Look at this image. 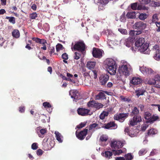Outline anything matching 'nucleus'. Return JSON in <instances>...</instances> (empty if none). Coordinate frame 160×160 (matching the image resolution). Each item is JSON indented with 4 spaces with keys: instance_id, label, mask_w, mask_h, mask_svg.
I'll return each mask as SVG.
<instances>
[{
    "instance_id": "obj_1",
    "label": "nucleus",
    "mask_w": 160,
    "mask_h": 160,
    "mask_svg": "<svg viewBox=\"0 0 160 160\" xmlns=\"http://www.w3.org/2000/svg\"><path fill=\"white\" fill-rule=\"evenodd\" d=\"M145 40L143 38H140L138 39L135 43V49L132 47L131 49L132 51H138L145 54H149L150 51L148 49V44L145 42Z\"/></svg>"
},
{
    "instance_id": "obj_2",
    "label": "nucleus",
    "mask_w": 160,
    "mask_h": 160,
    "mask_svg": "<svg viewBox=\"0 0 160 160\" xmlns=\"http://www.w3.org/2000/svg\"><path fill=\"white\" fill-rule=\"evenodd\" d=\"M104 66L111 75H115L118 67L116 61L112 58H107L104 62Z\"/></svg>"
},
{
    "instance_id": "obj_3",
    "label": "nucleus",
    "mask_w": 160,
    "mask_h": 160,
    "mask_svg": "<svg viewBox=\"0 0 160 160\" xmlns=\"http://www.w3.org/2000/svg\"><path fill=\"white\" fill-rule=\"evenodd\" d=\"M131 71L132 68L129 64L126 61H122L118 70L120 77H121L123 76L124 78H126L130 75Z\"/></svg>"
},
{
    "instance_id": "obj_4",
    "label": "nucleus",
    "mask_w": 160,
    "mask_h": 160,
    "mask_svg": "<svg viewBox=\"0 0 160 160\" xmlns=\"http://www.w3.org/2000/svg\"><path fill=\"white\" fill-rule=\"evenodd\" d=\"M123 142L121 141L112 139L110 142V146L112 148L118 149L122 148L123 145Z\"/></svg>"
},
{
    "instance_id": "obj_5",
    "label": "nucleus",
    "mask_w": 160,
    "mask_h": 160,
    "mask_svg": "<svg viewBox=\"0 0 160 160\" xmlns=\"http://www.w3.org/2000/svg\"><path fill=\"white\" fill-rule=\"evenodd\" d=\"M144 117L146 119L148 120L147 122L153 123L158 119L157 116L154 115L152 116L151 113L148 112L145 113Z\"/></svg>"
},
{
    "instance_id": "obj_6",
    "label": "nucleus",
    "mask_w": 160,
    "mask_h": 160,
    "mask_svg": "<svg viewBox=\"0 0 160 160\" xmlns=\"http://www.w3.org/2000/svg\"><path fill=\"white\" fill-rule=\"evenodd\" d=\"M73 44L72 43L71 46V49L72 50H73V49L74 50L82 51L85 49V45L83 42H77L73 46Z\"/></svg>"
},
{
    "instance_id": "obj_7",
    "label": "nucleus",
    "mask_w": 160,
    "mask_h": 160,
    "mask_svg": "<svg viewBox=\"0 0 160 160\" xmlns=\"http://www.w3.org/2000/svg\"><path fill=\"white\" fill-rule=\"evenodd\" d=\"M139 70L144 75L147 76L152 74L154 73V71L151 68L144 66L140 67Z\"/></svg>"
},
{
    "instance_id": "obj_8",
    "label": "nucleus",
    "mask_w": 160,
    "mask_h": 160,
    "mask_svg": "<svg viewBox=\"0 0 160 160\" xmlns=\"http://www.w3.org/2000/svg\"><path fill=\"white\" fill-rule=\"evenodd\" d=\"M152 50L154 53L153 58L156 60H160V49L159 46L157 45H155L153 47Z\"/></svg>"
},
{
    "instance_id": "obj_9",
    "label": "nucleus",
    "mask_w": 160,
    "mask_h": 160,
    "mask_svg": "<svg viewBox=\"0 0 160 160\" xmlns=\"http://www.w3.org/2000/svg\"><path fill=\"white\" fill-rule=\"evenodd\" d=\"M141 121L142 119L140 116H135L132 119L130 120L129 124L130 125L133 126L137 125L138 122H139Z\"/></svg>"
},
{
    "instance_id": "obj_10",
    "label": "nucleus",
    "mask_w": 160,
    "mask_h": 160,
    "mask_svg": "<svg viewBox=\"0 0 160 160\" xmlns=\"http://www.w3.org/2000/svg\"><path fill=\"white\" fill-rule=\"evenodd\" d=\"M33 40L37 43H38L43 46V47H41V48L44 50L47 49L46 45L48 44V43L46 40L43 39H40L38 38H34Z\"/></svg>"
},
{
    "instance_id": "obj_11",
    "label": "nucleus",
    "mask_w": 160,
    "mask_h": 160,
    "mask_svg": "<svg viewBox=\"0 0 160 160\" xmlns=\"http://www.w3.org/2000/svg\"><path fill=\"white\" fill-rule=\"evenodd\" d=\"M146 27V24L141 21L135 23L133 25V27L135 29H139L140 31L145 29Z\"/></svg>"
},
{
    "instance_id": "obj_12",
    "label": "nucleus",
    "mask_w": 160,
    "mask_h": 160,
    "mask_svg": "<svg viewBox=\"0 0 160 160\" xmlns=\"http://www.w3.org/2000/svg\"><path fill=\"white\" fill-rule=\"evenodd\" d=\"M128 113H121L115 115L114 116L115 120H118L119 122H122L125 120V117L128 116Z\"/></svg>"
},
{
    "instance_id": "obj_13",
    "label": "nucleus",
    "mask_w": 160,
    "mask_h": 160,
    "mask_svg": "<svg viewBox=\"0 0 160 160\" xmlns=\"http://www.w3.org/2000/svg\"><path fill=\"white\" fill-rule=\"evenodd\" d=\"M88 130V129H85L79 133L77 131L76 132L77 137L80 140L83 139L87 133Z\"/></svg>"
},
{
    "instance_id": "obj_14",
    "label": "nucleus",
    "mask_w": 160,
    "mask_h": 160,
    "mask_svg": "<svg viewBox=\"0 0 160 160\" xmlns=\"http://www.w3.org/2000/svg\"><path fill=\"white\" fill-rule=\"evenodd\" d=\"M102 52L101 49L94 48L92 52L93 56L95 58H100L102 56Z\"/></svg>"
},
{
    "instance_id": "obj_15",
    "label": "nucleus",
    "mask_w": 160,
    "mask_h": 160,
    "mask_svg": "<svg viewBox=\"0 0 160 160\" xmlns=\"http://www.w3.org/2000/svg\"><path fill=\"white\" fill-rule=\"evenodd\" d=\"M109 76L107 74L102 75L99 78V82L102 85L106 84L109 79Z\"/></svg>"
},
{
    "instance_id": "obj_16",
    "label": "nucleus",
    "mask_w": 160,
    "mask_h": 160,
    "mask_svg": "<svg viewBox=\"0 0 160 160\" xmlns=\"http://www.w3.org/2000/svg\"><path fill=\"white\" fill-rule=\"evenodd\" d=\"M108 139V137L106 135L103 134L102 135L100 138V144L102 146H106L108 144L107 142Z\"/></svg>"
},
{
    "instance_id": "obj_17",
    "label": "nucleus",
    "mask_w": 160,
    "mask_h": 160,
    "mask_svg": "<svg viewBox=\"0 0 160 160\" xmlns=\"http://www.w3.org/2000/svg\"><path fill=\"white\" fill-rule=\"evenodd\" d=\"M78 114L82 116H86L88 115L90 110L84 108H79L77 110Z\"/></svg>"
},
{
    "instance_id": "obj_18",
    "label": "nucleus",
    "mask_w": 160,
    "mask_h": 160,
    "mask_svg": "<svg viewBox=\"0 0 160 160\" xmlns=\"http://www.w3.org/2000/svg\"><path fill=\"white\" fill-rule=\"evenodd\" d=\"M69 94L71 96V98H74V99H79V94L77 90H71L70 91Z\"/></svg>"
},
{
    "instance_id": "obj_19",
    "label": "nucleus",
    "mask_w": 160,
    "mask_h": 160,
    "mask_svg": "<svg viewBox=\"0 0 160 160\" xmlns=\"http://www.w3.org/2000/svg\"><path fill=\"white\" fill-rule=\"evenodd\" d=\"M103 127L107 129H115L117 128V126L113 122H110L103 126Z\"/></svg>"
},
{
    "instance_id": "obj_20",
    "label": "nucleus",
    "mask_w": 160,
    "mask_h": 160,
    "mask_svg": "<svg viewBox=\"0 0 160 160\" xmlns=\"http://www.w3.org/2000/svg\"><path fill=\"white\" fill-rule=\"evenodd\" d=\"M133 39L131 38H129L126 39L124 42V44L128 48L132 47L133 45Z\"/></svg>"
},
{
    "instance_id": "obj_21",
    "label": "nucleus",
    "mask_w": 160,
    "mask_h": 160,
    "mask_svg": "<svg viewBox=\"0 0 160 160\" xmlns=\"http://www.w3.org/2000/svg\"><path fill=\"white\" fill-rule=\"evenodd\" d=\"M142 82L141 78L139 77H133L131 81V83L134 85H137L140 84Z\"/></svg>"
},
{
    "instance_id": "obj_22",
    "label": "nucleus",
    "mask_w": 160,
    "mask_h": 160,
    "mask_svg": "<svg viewBox=\"0 0 160 160\" xmlns=\"http://www.w3.org/2000/svg\"><path fill=\"white\" fill-rule=\"evenodd\" d=\"M145 84L149 85L154 84L156 83V81L153 79L146 78L144 81Z\"/></svg>"
},
{
    "instance_id": "obj_23",
    "label": "nucleus",
    "mask_w": 160,
    "mask_h": 160,
    "mask_svg": "<svg viewBox=\"0 0 160 160\" xmlns=\"http://www.w3.org/2000/svg\"><path fill=\"white\" fill-rule=\"evenodd\" d=\"M142 33L141 31H135L131 30L129 31V34L130 36L133 37L136 35H139Z\"/></svg>"
},
{
    "instance_id": "obj_24",
    "label": "nucleus",
    "mask_w": 160,
    "mask_h": 160,
    "mask_svg": "<svg viewBox=\"0 0 160 160\" xmlns=\"http://www.w3.org/2000/svg\"><path fill=\"white\" fill-rule=\"evenodd\" d=\"M56 137L57 140L59 142H62L63 137L61 134L58 132L55 131V132Z\"/></svg>"
},
{
    "instance_id": "obj_25",
    "label": "nucleus",
    "mask_w": 160,
    "mask_h": 160,
    "mask_svg": "<svg viewBox=\"0 0 160 160\" xmlns=\"http://www.w3.org/2000/svg\"><path fill=\"white\" fill-rule=\"evenodd\" d=\"M96 64V62L94 61L88 62L87 64V67L90 69H93Z\"/></svg>"
},
{
    "instance_id": "obj_26",
    "label": "nucleus",
    "mask_w": 160,
    "mask_h": 160,
    "mask_svg": "<svg viewBox=\"0 0 160 160\" xmlns=\"http://www.w3.org/2000/svg\"><path fill=\"white\" fill-rule=\"evenodd\" d=\"M136 14L135 12H129L127 14L126 16L128 18H136Z\"/></svg>"
},
{
    "instance_id": "obj_27",
    "label": "nucleus",
    "mask_w": 160,
    "mask_h": 160,
    "mask_svg": "<svg viewBox=\"0 0 160 160\" xmlns=\"http://www.w3.org/2000/svg\"><path fill=\"white\" fill-rule=\"evenodd\" d=\"M145 92V91L144 89H141L136 90L135 92L136 93V95L138 97H139L141 95H143Z\"/></svg>"
},
{
    "instance_id": "obj_28",
    "label": "nucleus",
    "mask_w": 160,
    "mask_h": 160,
    "mask_svg": "<svg viewBox=\"0 0 160 160\" xmlns=\"http://www.w3.org/2000/svg\"><path fill=\"white\" fill-rule=\"evenodd\" d=\"M105 98V94L104 93L102 92H99L96 96V99L97 100L104 99Z\"/></svg>"
},
{
    "instance_id": "obj_29",
    "label": "nucleus",
    "mask_w": 160,
    "mask_h": 160,
    "mask_svg": "<svg viewBox=\"0 0 160 160\" xmlns=\"http://www.w3.org/2000/svg\"><path fill=\"white\" fill-rule=\"evenodd\" d=\"M102 155L107 158H110L112 156V152L107 151L105 152L104 153H102Z\"/></svg>"
},
{
    "instance_id": "obj_30",
    "label": "nucleus",
    "mask_w": 160,
    "mask_h": 160,
    "mask_svg": "<svg viewBox=\"0 0 160 160\" xmlns=\"http://www.w3.org/2000/svg\"><path fill=\"white\" fill-rule=\"evenodd\" d=\"M13 37L15 38H18L20 37V33L18 30H14L12 32Z\"/></svg>"
},
{
    "instance_id": "obj_31",
    "label": "nucleus",
    "mask_w": 160,
    "mask_h": 160,
    "mask_svg": "<svg viewBox=\"0 0 160 160\" xmlns=\"http://www.w3.org/2000/svg\"><path fill=\"white\" fill-rule=\"evenodd\" d=\"M159 20L158 18V14H154L152 17L151 21L152 23H156Z\"/></svg>"
},
{
    "instance_id": "obj_32",
    "label": "nucleus",
    "mask_w": 160,
    "mask_h": 160,
    "mask_svg": "<svg viewBox=\"0 0 160 160\" xmlns=\"http://www.w3.org/2000/svg\"><path fill=\"white\" fill-rule=\"evenodd\" d=\"M158 132L157 130L154 129H150L148 133L149 135H152L156 134Z\"/></svg>"
},
{
    "instance_id": "obj_33",
    "label": "nucleus",
    "mask_w": 160,
    "mask_h": 160,
    "mask_svg": "<svg viewBox=\"0 0 160 160\" xmlns=\"http://www.w3.org/2000/svg\"><path fill=\"white\" fill-rule=\"evenodd\" d=\"M148 15L145 13H142L139 16V18L141 20H144L147 18Z\"/></svg>"
},
{
    "instance_id": "obj_34",
    "label": "nucleus",
    "mask_w": 160,
    "mask_h": 160,
    "mask_svg": "<svg viewBox=\"0 0 160 160\" xmlns=\"http://www.w3.org/2000/svg\"><path fill=\"white\" fill-rule=\"evenodd\" d=\"M96 102L94 101H90L88 103V106L89 107H95V105L96 104Z\"/></svg>"
},
{
    "instance_id": "obj_35",
    "label": "nucleus",
    "mask_w": 160,
    "mask_h": 160,
    "mask_svg": "<svg viewBox=\"0 0 160 160\" xmlns=\"http://www.w3.org/2000/svg\"><path fill=\"white\" fill-rule=\"evenodd\" d=\"M108 114V112L104 111L102 112L100 115L99 117L101 119H104L105 117L107 116Z\"/></svg>"
},
{
    "instance_id": "obj_36",
    "label": "nucleus",
    "mask_w": 160,
    "mask_h": 160,
    "mask_svg": "<svg viewBox=\"0 0 160 160\" xmlns=\"http://www.w3.org/2000/svg\"><path fill=\"white\" fill-rule=\"evenodd\" d=\"M129 129L128 128H125L124 132L125 133H127V134L129 135L131 137H133L136 135V134L131 133L129 131Z\"/></svg>"
},
{
    "instance_id": "obj_37",
    "label": "nucleus",
    "mask_w": 160,
    "mask_h": 160,
    "mask_svg": "<svg viewBox=\"0 0 160 160\" xmlns=\"http://www.w3.org/2000/svg\"><path fill=\"white\" fill-rule=\"evenodd\" d=\"M125 160H131L133 158L132 155L130 153H128L124 156Z\"/></svg>"
},
{
    "instance_id": "obj_38",
    "label": "nucleus",
    "mask_w": 160,
    "mask_h": 160,
    "mask_svg": "<svg viewBox=\"0 0 160 160\" xmlns=\"http://www.w3.org/2000/svg\"><path fill=\"white\" fill-rule=\"evenodd\" d=\"M147 149L142 148L138 152L139 155L141 156L145 154L147 152Z\"/></svg>"
},
{
    "instance_id": "obj_39",
    "label": "nucleus",
    "mask_w": 160,
    "mask_h": 160,
    "mask_svg": "<svg viewBox=\"0 0 160 160\" xmlns=\"http://www.w3.org/2000/svg\"><path fill=\"white\" fill-rule=\"evenodd\" d=\"M57 51L58 52H60L63 49L62 46L60 44H58L56 46Z\"/></svg>"
},
{
    "instance_id": "obj_40",
    "label": "nucleus",
    "mask_w": 160,
    "mask_h": 160,
    "mask_svg": "<svg viewBox=\"0 0 160 160\" xmlns=\"http://www.w3.org/2000/svg\"><path fill=\"white\" fill-rule=\"evenodd\" d=\"M103 106V105L101 103L96 102L95 108L97 109H99L102 108Z\"/></svg>"
},
{
    "instance_id": "obj_41",
    "label": "nucleus",
    "mask_w": 160,
    "mask_h": 160,
    "mask_svg": "<svg viewBox=\"0 0 160 160\" xmlns=\"http://www.w3.org/2000/svg\"><path fill=\"white\" fill-rule=\"evenodd\" d=\"M87 122H81L79 125L77 126V127L78 128H82L84 127L87 123Z\"/></svg>"
},
{
    "instance_id": "obj_42",
    "label": "nucleus",
    "mask_w": 160,
    "mask_h": 160,
    "mask_svg": "<svg viewBox=\"0 0 160 160\" xmlns=\"http://www.w3.org/2000/svg\"><path fill=\"white\" fill-rule=\"evenodd\" d=\"M118 30L122 34L126 35L128 34L127 31L125 29L119 28Z\"/></svg>"
},
{
    "instance_id": "obj_43",
    "label": "nucleus",
    "mask_w": 160,
    "mask_h": 160,
    "mask_svg": "<svg viewBox=\"0 0 160 160\" xmlns=\"http://www.w3.org/2000/svg\"><path fill=\"white\" fill-rule=\"evenodd\" d=\"M121 100L124 102H129L130 101V99L124 97L123 96H121L120 97Z\"/></svg>"
},
{
    "instance_id": "obj_44",
    "label": "nucleus",
    "mask_w": 160,
    "mask_h": 160,
    "mask_svg": "<svg viewBox=\"0 0 160 160\" xmlns=\"http://www.w3.org/2000/svg\"><path fill=\"white\" fill-rule=\"evenodd\" d=\"M43 106L45 108H49L51 107V105L48 102H45L43 103Z\"/></svg>"
},
{
    "instance_id": "obj_45",
    "label": "nucleus",
    "mask_w": 160,
    "mask_h": 160,
    "mask_svg": "<svg viewBox=\"0 0 160 160\" xmlns=\"http://www.w3.org/2000/svg\"><path fill=\"white\" fill-rule=\"evenodd\" d=\"M37 17V14L36 12L33 13L30 15V17L32 19H35Z\"/></svg>"
},
{
    "instance_id": "obj_46",
    "label": "nucleus",
    "mask_w": 160,
    "mask_h": 160,
    "mask_svg": "<svg viewBox=\"0 0 160 160\" xmlns=\"http://www.w3.org/2000/svg\"><path fill=\"white\" fill-rule=\"evenodd\" d=\"M120 20L121 22H124L126 21V18L125 16V13L123 14L121 16V18H120Z\"/></svg>"
},
{
    "instance_id": "obj_47",
    "label": "nucleus",
    "mask_w": 160,
    "mask_h": 160,
    "mask_svg": "<svg viewBox=\"0 0 160 160\" xmlns=\"http://www.w3.org/2000/svg\"><path fill=\"white\" fill-rule=\"evenodd\" d=\"M80 57L81 55L79 53L77 52H75L74 56V58L75 59L78 60L80 58Z\"/></svg>"
},
{
    "instance_id": "obj_48",
    "label": "nucleus",
    "mask_w": 160,
    "mask_h": 160,
    "mask_svg": "<svg viewBox=\"0 0 160 160\" xmlns=\"http://www.w3.org/2000/svg\"><path fill=\"white\" fill-rule=\"evenodd\" d=\"M132 113L134 114H137L139 113V110L136 107H135L132 110Z\"/></svg>"
},
{
    "instance_id": "obj_49",
    "label": "nucleus",
    "mask_w": 160,
    "mask_h": 160,
    "mask_svg": "<svg viewBox=\"0 0 160 160\" xmlns=\"http://www.w3.org/2000/svg\"><path fill=\"white\" fill-rule=\"evenodd\" d=\"M98 2L103 5H105L108 3V0H98Z\"/></svg>"
},
{
    "instance_id": "obj_50",
    "label": "nucleus",
    "mask_w": 160,
    "mask_h": 160,
    "mask_svg": "<svg viewBox=\"0 0 160 160\" xmlns=\"http://www.w3.org/2000/svg\"><path fill=\"white\" fill-rule=\"evenodd\" d=\"M151 0H140L141 3L143 4H148L150 2Z\"/></svg>"
},
{
    "instance_id": "obj_51",
    "label": "nucleus",
    "mask_w": 160,
    "mask_h": 160,
    "mask_svg": "<svg viewBox=\"0 0 160 160\" xmlns=\"http://www.w3.org/2000/svg\"><path fill=\"white\" fill-rule=\"evenodd\" d=\"M137 7V4L136 3H132L131 5V7L133 10L136 9Z\"/></svg>"
},
{
    "instance_id": "obj_52",
    "label": "nucleus",
    "mask_w": 160,
    "mask_h": 160,
    "mask_svg": "<svg viewBox=\"0 0 160 160\" xmlns=\"http://www.w3.org/2000/svg\"><path fill=\"white\" fill-rule=\"evenodd\" d=\"M148 127V125L147 124H144L141 127V130L142 131H145Z\"/></svg>"
},
{
    "instance_id": "obj_53",
    "label": "nucleus",
    "mask_w": 160,
    "mask_h": 160,
    "mask_svg": "<svg viewBox=\"0 0 160 160\" xmlns=\"http://www.w3.org/2000/svg\"><path fill=\"white\" fill-rule=\"evenodd\" d=\"M113 151H115V154L116 155H119L122 152V151L121 149L115 151L113 150Z\"/></svg>"
},
{
    "instance_id": "obj_54",
    "label": "nucleus",
    "mask_w": 160,
    "mask_h": 160,
    "mask_svg": "<svg viewBox=\"0 0 160 160\" xmlns=\"http://www.w3.org/2000/svg\"><path fill=\"white\" fill-rule=\"evenodd\" d=\"M38 147L37 143H34L32 144V148L33 150L36 149Z\"/></svg>"
},
{
    "instance_id": "obj_55",
    "label": "nucleus",
    "mask_w": 160,
    "mask_h": 160,
    "mask_svg": "<svg viewBox=\"0 0 160 160\" xmlns=\"http://www.w3.org/2000/svg\"><path fill=\"white\" fill-rule=\"evenodd\" d=\"M97 126V124L96 123H93L91 125L89 128V130H90L91 129H92L93 128H96Z\"/></svg>"
},
{
    "instance_id": "obj_56",
    "label": "nucleus",
    "mask_w": 160,
    "mask_h": 160,
    "mask_svg": "<svg viewBox=\"0 0 160 160\" xmlns=\"http://www.w3.org/2000/svg\"><path fill=\"white\" fill-rule=\"evenodd\" d=\"M62 58L64 60H67L68 59V55L66 53H63L62 55Z\"/></svg>"
},
{
    "instance_id": "obj_57",
    "label": "nucleus",
    "mask_w": 160,
    "mask_h": 160,
    "mask_svg": "<svg viewBox=\"0 0 160 160\" xmlns=\"http://www.w3.org/2000/svg\"><path fill=\"white\" fill-rule=\"evenodd\" d=\"M157 152H158L157 150L155 149H153L151 152L150 155L152 156L156 154Z\"/></svg>"
},
{
    "instance_id": "obj_58",
    "label": "nucleus",
    "mask_w": 160,
    "mask_h": 160,
    "mask_svg": "<svg viewBox=\"0 0 160 160\" xmlns=\"http://www.w3.org/2000/svg\"><path fill=\"white\" fill-rule=\"evenodd\" d=\"M25 108L24 106H21L19 108V111L21 112H24Z\"/></svg>"
},
{
    "instance_id": "obj_59",
    "label": "nucleus",
    "mask_w": 160,
    "mask_h": 160,
    "mask_svg": "<svg viewBox=\"0 0 160 160\" xmlns=\"http://www.w3.org/2000/svg\"><path fill=\"white\" fill-rule=\"evenodd\" d=\"M154 84L155 85V87L157 88H160V81L156 82V83Z\"/></svg>"
},
{
    "instance_id": "obj_60",
    "label": "nucleus",
    "mask_w": 160,
    "mask_h": 160,
    "mask_svg": "<svg viewBox=\"0 0 160 160\" xmlns=\"http://www.w3.org/2000/svg\"><path fill=\"white\" fill-rule=\"evenodd\" d=\"M42 153V151L41 149L38 150L37 152V154L38 155H41Z\"/></svg>"
},
{
    "instance_id": "obj_61",
    "label": "nucleus",
    "mask_w": 160,
    "mask_h": 160,
    "mask_svg": "<svg viewBox=\"0 0 160 160\" xmlns=\"http://www.w3.org/2000/svg\"><path fill=\"white\" fill-rule=\"evenodd\" d=\"M11 23L13 24L15 23V20L14 17H11Z\"/></svg>"
},
{
    "instance_id": "obj_62",
    "label": "nucleus",
    "mask_w": 160,
    "mask_h": 160,
    "mask_svg": "<svg viewBox=\"0 0 160 160\" xmlns=\"http://www.w3.org/2000/svg\"><path fill=\"white\" fill-rule=\"evenodd\" d=\"M40 132L42 135H43L46 132V130L45 129H42L40 131Z\"/></svg>"
},
{
    "instance_id": "obj_63",
    "label": "nucleus",
    "mask_w": 160,
    "mask_h": 160,
    "mask_svg": "<svg viewBox=\"0 0 160 160\" xmlns=\"http://www.w3.org/2000/svg\"><path fill=\"white\" fill-rule=\"evenodd\" d=\"M137 9L138 10L144 9V8L141 5H138L137 7Z\"/></svg>"
},
{
    "instance_id": "obj_64",
    "label": "nucleus",
    "mask_w": 160,
    "mask_h": 160,
    "mask_svg": "<svg viewBox=\"0 0 160 160\" xmlns=\"http://www.w3.org/2000/svg\"><path fill=\"white\" fill-rule=\"evenodd\" d=\"M115 159L116 160H125V158L123 157H117Z\"/></svg>"
}]
</instances>
